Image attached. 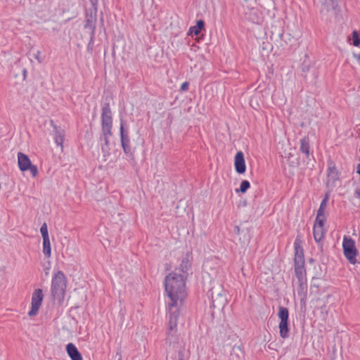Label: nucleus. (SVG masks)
Masks as SVG:
<instances>
[{
  "label": "nucleus",
  "mask_w": 360,
  "mask_h": 360,
  "mask_svg": "<svg viewBox=\"0 0 360 360\" xmlns=\"http://www.w3.org/2000/svg\"><path fill=\"white\" fill-rule=\"evenodd\" d=\"M51 124L53 127V133H54V141L55 143L63 148V143L64 141L65 131L63 129L60 127H57L53 121H51Z\"/></svg>",
  "instance_id": "nucleus-12"
},
{
  "label": "nucleus",
  "mask_w": 360,
  "mask_h": 360,
  "mask_svg": "<svg viewBox=\"0 0 360 360\" xmlns=\"http://www.w3.org/2000/svg\"><path fill=\"white\" fill-rule=\"evenodd\" d=\"M359 161H360V155H359Z\"/></svg>",
  "instance_id": "nucleus-39"
},
{
  "label": "nucleus",
  "mask_w": 360,
  "mask_h": 360,
  "mask_svg": "<svg viewBox=\"0 0 360 360\" xmlns=\"http://www.w3.org/2000/svg\"><path fill=\"white\" fill-rule=\"evenodd\" d=\"M43 292L41 289H36L32 296L31 309L28 312L30 316L37 315L43 301Z\"/></svg>",
  "instance_id": "nucleus-9"
},
{
  "label": "nucleus",
  "mask_w": 360,
  "mask_h": 360,
  "mask_svg": "<svg viewBox=\"0 0 360 360\" xmlns=\"http://www.w3.org/2000/svg\"><path fill=\"white\" fill-rule=\"evenodd\" d=\"M295 258L294 263L295 265H304V252L302 248L295 245Z\"/></svg>",
  "instance_id": "nucleus-16"
},
{
  "label": "nucleus",
  "mask_w": 360,
  "mask_h": 360,
  "mask_svg": "<svg viewBox=\"0 0 360 360\" xmlns=\"http://www.w3.org/2000/svg\"><path fill=\"white\" fill-rule=\"evenodd\" d=\"M356 169L357 173L360 175V163L357 165Z\"/></svg>",
  "instance_id": "nucleus-35"
},
{
  "label": "nucleus",
  "mask_w": 360,
  "mask_h": 360,
  "mask_svg": "<svg viewBox=\"0 0 360 360\" xmlns=\"http://www.w3.org/2000/svg\"><path fill=\"white\" fill-rule=\"evenodd\" d=\"M328 176L330 180L333 181L338 179V172L336 169L335 164L330 162L328 165Z\"/></svg>",
  "instance_id": "nucleus-19"
},
{
  "label": "nucleus",
  "mask_w": 360,
  "mask_h": 360,
  "mask_svg": "<svg viewBox=\"0 0 360 360\" xmlns=\"http://www.w3.org/2000/svg\"><path fill=\"white\" fill-rule=\"evenodd\" d=\"M327 201H328V198L327 197H326L324 199L322 200V201L321 202V205L319 206V210L317 211V214H319V215H325L324 210H325L326 207Z\"/></svg>",
  "instance_id": "nucleus-26"
},
{
  "label": "nucleus",
  "mask_w": 360,
  "mask_h": 360,
  "mask_svg": "<svg viewBox=\"0 0 360 360\" xmlns=\"http://www.w3.org/2000/svg\"><path fill=\"white\" fill-rule=\"evenodd\" d=\"M313 234L314 238L316 242L319 243L322 240L324 236L325 231L323 228H319L316 226H314L313 228Z\"/></svg>",
  "instance_id": "nucleus-21"
},
{
  "label": "nucleus",
  "mask_w": 360,
  "mask_h": 360,
  "mask_svg": "<svg viewBox=\"0 0 360 360\" xmlns=\"http://www.w3.org/2000/svg\"><path fill=\"white\" fill-rule=\"evenodd\" d=\"M325 221H326L325 215L317 214L314 226L323 228Z\"/></svg>",
  "instance_id": "nucleus-24"
},
{
  "label": "nucleus",
  "mask_w": 360,
  "mask_h": 360,
  "mask_svg": "<svg viewBox=\"0 0 360 360\" xmlns=\"http://www.w3.org/2000/svg\"><path fill=\"white\" fill-rule=\"evenodd\" d=\"M300 151L305 155L307 159L310 156L313 157V153L310 152V144L308 137H304L300 139Z\"/></svg>",
  "instance_id": "nucleus-14"
},
{
  "label": "nucleus",
  "mask_w": 360,
  "mask_h": 360,
  "mask_svg": "<svg viewBox=\"0 0 360 360\" xmlns=\"http://www.w3.org/2000/svg\"><path fill=\"white\" fill-rule=\"evenodd\" d=\"M51 248L49 238H43V253L47 257L51 256Z\"/></svg>",
  "instance_id": "nucleus-23"
},
{
  "label": "nucleus",
  "mask_w": 360,
  "mask_h": 360,
  "mask_svg": "<svg viewBox=\"0 0 360 360\" xmlns=\"http://www.w3.org/2000/svg\"><path fill=\"white\" fill-rule=\"evenodd\" d=\"M250 187V184L248 180H243L240 185V188L236 189V193L241 192L242 193H245L248 189Z\"/></svg>",
  "instance_id": "nucleus-25"
},
{
  "label": "nucleus",
  "mask_w": 360,
  "mask_h": 360,
  "mask_svg": "<svg viewBox=\"0 0 360 360\" xmlns=\"http://www.w3.org/2000/svg\"><path fill=\"white\" fill-rule=\"evenodd\" d=\"M295 273L298 281L307 280L304 265H295Z\"/></svg>",
  "instance_id": "nucleus-20"
},
{
  "label": "nucleus",
  "mask_w": 360,
  "mask_h": 360,
  "mask_svg": "<svg viewBox=\"0 0 360 360\" xmlns=\"http://www.w3.org/2000/svg\"><path fill=\"white\" fill-rule=\"evenodd\" d=\"M112 116L109 103L102 105L101 134L100 136L101 149L104 158L110 155V138L112 136Z\"/></svg>",
  "instance_id": "nucleus-2"
},
{
  "label": "nucleus",
  "mask_w": 360,
  "mask_h": 360,
  "mask_svg": "<svg viewBox=\"0 0 360 360\" xmlns=\"http://www.w3.org/2000/svg\"><path fill=\"white\" fill-rule=\"evenodd\" d=\"M354 57L358 60V61L360 63V53L357 55H354Z\"/></svg>",
  "instance_id": "nucleus-36"
},
{
  "label": "nucleus",
  "mask_w": 360,
  "mask_h": 360,
  "mask_svg": "<svg viewBox=\"0 0 360 360\" xmlns=\"http://www.w3.org/2000/svg\"><path fill=\"white\" fill-rule=\"evenodd\" d=\"M278 316L281 321H288L289 319V311L288 308L281 306L279 307Z\"/></svg>",
  "instance_id": "nucleus-22"
},
{
  "label": "nucleus",
  "mask_w": 360,
  "mask_h": 360,
  "mask_svg": "<svg viewBox=\"0 0 360 360\" xmlns=\"http://www.w3.org/2000/svg\"><path fill=\"white\" fill-rule=\"evenodd\" d=\"M343 253L346 259L352 264L357 262L356 255L358 250L355 246V241L350 237L344 236L342 241Z\"/></svg>",
  "instance_id": "nucleus-5"
},
{
  "label": "nucleus",
  "mask_w": 360,
  "mask_h": 360,
  "mask_svg": "<svg viewBox=\"0 0 360 360\" xmlns=\"http://www.w3.org/2000/svg\"><path fill=\"white\" fill-rule=\"evenodd\" d=\"M189 84L187 82H184L181 86V90L186 91L188 89Z\"/></svg>",
  "instance_id": "nucleus-31"
},
{
  "label": "nucleus",
  "mask_w": 360,
  "mask_h": 360,
  "mask_svg": "<svg viewBox=\"0 0 360 360\" xmlns=\"http://www.w3.org/2000/svg\"><path fill=\"white\" fill-rule=\"evenodd\" d=\"M354 196L357 198L358 200H359V203H360V185L357 186L355 189H354Z\"/></svg>",
  "instance_id": "nucleus-30"
},
{
  "label": "nucleus",
  "mask_w": 360,
  "mask_h": 360,
  "mask_svg": "<svg viewBox=\"0 0 360 360\" xmlns=\"http://www.w3.org/2000/svg\"><path fill=\"white\" fill-rule=\"evenodd\" d=\"M27 72V70H26V69H24V70H22V75H23V78H24V79H25V77H26Z\"/></svg>",
  "instance_id": "nucleus-34"
},
{
  "label": "nucleus",
  "mask_w": 360,
  "mask_h": 360,
  "mask_svg": "<svg viewBox=\"0 0 360 360\" xmlns=\"http://www.w3.org/2000/svg\"><path fill=\"white\" fill-rule=\"evenodd\" d=\"M303 71L305 72V71H308L309 70V68L307 66H303V68H302Z\"/></svg>",
  "instance_id": "nucleus-37"
},
{
  "label": "nucleus",
  "mask_w": 360,
  "mask_h": 360,
  "mask_svg": "<svg viewBox=\"0 0 360 360\" xmlns=\"http://www.w3.org/2000/svg\"><path fill=\"white\" fill-rule=\"evenodd\" d=\"M307 280L299 281H298V288H297V295L301 298L302 300H304L307 297Z\"/></svg>",
  "instance_id": "nucleus-17"
},
{
  "label": "nucleus",
  "mask_w": 360,
  "mask_h": 360,
  "mask_svg": "<svg viewBox=\"0 0 360 360\" xmlns=\"http://www.w3.org/2000/svg\"><path fill=\"white\" fill-rule=\"evenodd\" d=\"M94 43V38H93V41H91V39L89 40V42L88 46H87L88 51H89V50L92 51V46H93Z\"/></svg>",
  "instance_id": "nucleus-33"
},
{
  "label": "nucleus",
  "mask_w": 360,
  "mask_h": 360,
  "mask_svg": "<svg viewBox=\"0 0 360 360\" xmlns=\"http://www.w3.org/2000/svg\"><path fill=\"white\" fill-rule=\"evenodd\" d=\"M352 44L354 46H359L360 45V38L356 30L352 32Z\"/></svg>",
  "instance_id": "nucleus-27"
},
{
  "label": "nucleus",
  "mask_w": 360,
  "mask_h": 360,
  "mask_svg": "<svg viewBox=\"0 0 360 360\" xmlns=\"http://www.w3.org/2000/svg\"><path fill=\"white\" fill-rule=\"evenodd\" d=\"M191 268V261L190 259V257L188 254H186V256L182 259L181 263L179 269H176L174 271L177 272V271H181V275H185L186 278L188 275V271Z\"/></svg>",
  "instance_id": "nucleus-13"
},
{
  "label": "nucleus",
  "mask_w": 360,
  "mask_h": 360,
  "mask_svg": "<svg viewBox=\"0 0 360 360\" xmlns=\"http://www.w3.org/2000/svg\"><path fill=\"white\" fill-rule=\"evenodd\" d=\"M101 22H102V23L103 22V17H101Z\"/></svg>",
  "instance_id": "nucleus-38"
},
{
  "label": "nucleus",
  "mask_w": 360,
  "mask_h": 360,
  "mask_svg": "<svg viewBox=\"0 0 360 360\" xmlns=\"http://www.w3.org/2000/svg\"><path fill=\"white\" fill-rule=\"evenodd\" d=\"M234 166L236 172L240 174L245 172L246 165L245 162L244 154L242 151L236 153L234 158Z\"/></svg>",
  "instance_id": "nucleus-10"
},
{
  "label": "nucleus",
  "mask_w": 360,
  "mask_h": 360,
  "mask_svg": "<svg viewBox=\"0 0 360 360\" xmlns=\"http://www.w3.org/2000/svg\"><path fill=\"white\" fill-rule=\"evenodd\" d=\"M92 7H98V0H89Z\"/></svg>",
  "instance_id": "nucleus-32"
},
{
  "label": "nucleus",
  "mask_w": 360,
  "mask_h": 360,
  "mask_svg": "<svg viewBox=\"0 0 360 360\" xmlns=\"http://www.w3.org/2000/svg\"><path fill=\"white\" fill-rule=\"evenodd\" d=\"M66 351L71 360H83L81 353L73 343L66 345Z\"/></svg>",
  "instance_id": "nucleus-11"
},
{
  "label": "nucleus",
  "mask_w": 360,
  "mask_h": 360,
  "mask_svg": "<svg viewBox=\"0 0 360 360\" xmlns=\"http://www.w3.org/2000/svg\"><path fill=\"white\" fill-rule=\"evenodd\" d=\"M18 164L19 169L22 172L29 170L33 176H36L38 174L37 167L32 165L29 157L21 152L18 153Z\"/></svg>",
  "instance_id": "nucleus-8"
},
{
  "label": "nucleus",
  "mask_w": 360,
  "mask_h": 360,
  "mask_svg": "<svg viewBox=\"0 0 360 360\" xmlns=\"http://www.w3.org/2000/svg\"><path fill=\"white\" fill-rule=\"evenodd\" d=\"M278 328L280 336L283 339L288 338L290 333L288 321H280Z\"/></svg>",
  "instance_id": "nucleus-18"
},
{
  "label": "nucleus",
  "mask_w": 360,
  "mask_h": 360,
  "mask_svg": "<svg viewBox=\"0 0 360 360\" xmlns=\"http://www.w3.org/2000/svg\"><path fill=\"white\" fill-rule=\"evenodd\" d=\"M185 275L174 271L165 278V292L169 299L168 305V327L169 333L173 334L176 330L177 320L180 308L186 296Z\"/></svg>",
  "instance_id": "nucleus-1"
},
{
  "label": "nucleus",
  "mask_w": 360,
  "mask_h": 360,
  "mask_svg": "<svg viewBox=\"0 0 360 360\" xmlns=\"http://www.w3.org/2000/svg\"><path fill=\"white\" fill-rule=\"evenodd\" d=\"M97 12L98 7H92L86 11L84 29L91 31V41H93V38H95Z\"/></svg>",
  "instance_id": "nucleus-7"
},
{
  "label": "nucleus",
  "mask_w": 360,
  "mask_h": 360,
  "mask_svg": "<svg viewBox=\"0 0 360 360\" xmlns=\"http://www.w3.org/2000/svg\"><path fill=\"white\" fill-rule=\"evenodd\" d=\"M205 29V22L202 20H198L196 22V25L191 26L188 32V36L198 35L200 32Z\"/></svg>",
  "instance_id": "nucleus-15"
},
{
  "label": "nucleus",
  "mask_w": 360,
  "mask_h": 360,
  "mask_svg": "<svg viewBox=\"0 0 360 360\" xmlns=\"http://www.w3.org/2000/svg\"><path fill=\"white\" fill-rule=\"evenodd\" d=\"M66 285L65 274L63 271H58L52 278L51 285V293L55 300L61 301L64 299Z\"/></svg>",
  "instance_id": "nucleus-3"
},
{
  "label": "nucleus",
  "mask_w": 360,
  "mask_h": 360,
  "mask_svg": "<svg viewBox=\"0 0 360 360\" xmlns=\"http://www.w3.org/2000/svg\"><path fill=\"white\" fill-rule=\"evenodd\" d=\"M320 13L328 19L331 15L336 16L340 11L338 0H319Z\"/></svg>",
  "instance_id": "nucleus-6"
},
{
  "label": "nucleus",
  "mask_w": 360,
  "mask_h": 360,
  "mask_svg": "<svg viewBox=\"0 0 360 360\" xmlns=\"http://www.w3.org/2000/svg\"><path fill=\"white\" fill-rule=\"evenodd\" d=\"M41 53L40 51H37L34 54V58L39 63H41L44 60V57H41Z\"/></svg>",
  "instance_id": "nucleus-29"
},
{
  "label": "nucleus",
  "mask_w": 360,
  "mask_h": 360,
  "mask_svg": "<svg viewBox=\"0 0 360 360\" xmlns=\"http://www.w3.org/2000/svg\"><path fill=\"white\" fill-rule=\"evenodd\" d=\"M40 232L41 233L43 238H48L49 237V232H48V228L46 223H44L43 225L41 226Z\"/></svg>",
  "instance_id": "nucleus-28"
},
{
  "label": "nucleus",
  "mask_w": 360,
  "mask_h": 360,
  "mask_svg": "<svg viewBox=\"0 0 360 360\" xmlns=\"http://www.w3.org/2000/svg\"><path fill=\"white\" fill-rule=\"evenodd\" d=\"M120 133L121 146L124 153L128 157L133 158L135 152V148L131 145L129 131L128 127H126V122L123 120H120Z\"/></svg>",
  "instance_id": "nucleus-4"
}]
</instances>
